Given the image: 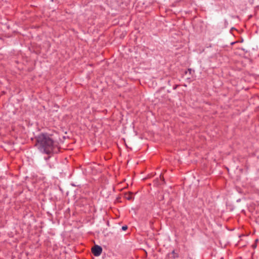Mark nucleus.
I'll return each mask as SVG.
<instances>
[{"instance_id":"f257e3e1","label":"nucleus","mask_w":259,"mask_h":259,"mask_svg":"<svg viewBox=\"0 0 259 259\" xmlns=\"http://www.w3.org/2000/svg\"><path fill=\"white\" fill-rule=\"evenodd\" d=\"M38 147L39 151L44 153L50 154L53 152L54 143L53 140L47 134H41L37 138Z\"/></svg>"},{"instance_id":"f03ea898","label":"nucleus","mask_w":259,"mask_h":259,"mask_svg":"<svg viewBox=\"0 0 259 259\" xmlns=\"http://www.w3.org/2000/svg\"><path fill=\"white\" fill-rule=\"evenodd\" d=\"M92 251L95 256H98L101 255L102 248L101 246L96 245L92 248Z\"/></svg>"},{"instance_id":"7ed1b4c3","label":"nucleus","mask_w":259,"mask_h":259,"mask_svg":"<svg viewBox=\"0 0 259 259\" xmlns=\"http://www.w3.org/2000/svg\"><path fill=\"white\" fill-rule=\"evenodd\" d=\"M127 229V227L126 226H123L122 227V230L123 231H125Z\"/></svg>"},{"instance_id":"20e7f679","label":"nucleus","mask_w":259,"mask_h":259,"mask_svg":"<svg viewBox=\"0 0 259 259\" xmlns=\"http://www.w3.org/2000/svg\"><path fill=\"white\" fill-rule=\"evenodd\" d=\"M188 70L190 71V72H191V69H189Z\"/></svg>"},{"instance_id":"39448f33","label":"nucleus","mask_w":259,"mask_h":259,"mask_svg":"<svg viewBox=\"0 0 259 259\" xmlns=\"http://www.w3.org/2000/svg\"><path fill=\"white\" fill-rule=\"evenodd\" d=\"M49 157H48V158H45V159L47 160H48V159H49Z\"/></svg>"}]
</instances>
